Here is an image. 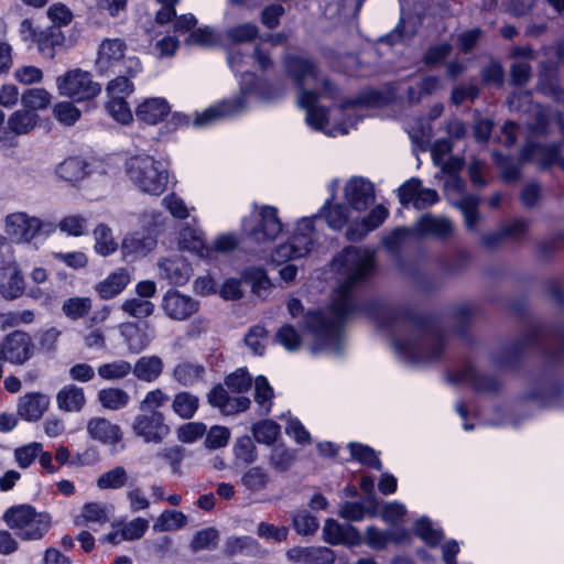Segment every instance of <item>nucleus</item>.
Segmentation results:
<instances>
[{
	"instance_id": "f257e3e1",
	"label": "nucleus",
	"mask_w": 564,
	"mask_h": 564,
	"mask_svg": "<svg viewBox=\"0 0 564 564\" xmlns=\"http://www.w3.org/2000/svg\"><path fill=\"white\" fill-rule=\"evenodd\" d=\"M334 267L341 275V281L330 306L324 311L308 312L304 324L324 348L339 354L344 323L362 310L355 293L375 269V251L347 247L334 260Z\"/></svg>"
},
{
	"instance_id": "f03ea898",
	"label": "nucleus",
	"mask_w": 564,
	"mask_h": 564,
	"mask_svg": "<svg viewBox=\"0 0 564 564\" xmlns=\"http://www.w3.org/2000/svg\"><path fill=\"white\" fill-rule=\"evenodd\" d=\"M283 66L286 75L300 90L297 105L306 111V123L314 130L322 131L330 137L347 134L356 120L349 118V121L328 128L327 111L324 107L317 105L319 94L315 89L307 88L310 85H319L325 97L333 99L337 96V88L328 78L321 77L319 69L314 61L290 54L284 57Z\"/></svg>"
},
{
	"instance_id": "7ed1b4c3",
	"label": "nucleus",
	"mask_w": 564,
	"mask_h": 564,
	"mask_svg": "<svg viewBox=\"0 0 564 564\" xmlns=\"http://www.w3.org/2000/svg\"><path fill=\"white\" fill-rule=\"evenodd\" d=\"M400 323L408 335L394 336L395 352L409 364H423L441 358L445 349V336L434 321H421L409 315L402 316Z\"/></svg>"
},
{
	"instance_id": "20e7f679",
	"label": "nucleus",
	"mask_w": 564,
	"mask_h": 564,
	"mask_svg": "<svg viewBox=\"0 0 564 564\" xmlns=\"http://www.w3.org/2000/svg\"><path fill=\"white\" fill-rule=\"evenodd\" d=\"M124 170L132 185L144 194L160 196L167 187L169 171L165 164L150 154L130 156Z\"/></svg>"
},
{
	"instance_id": "39448f33",
	"label": "nucleus",
	"mask_w": 564,
	"mask_h": 564,
	"mask_svg": "<svg viewBox=\"0 0 564 564\" xmlns=\"http://www.w3.org/2000/svg\"><path fill=\"white\" fill-rule=\"evenodd\" d=\"M2 520L22 541H39L51 528V516L26 503L7 509Z\"/></svg>"
},
{
	"instance_id": "423d86ee",
	"label": "nucleus",
	"mask_w": 564,
	"mask_h": 564,
	"mask_svg": "<svg viewBox=\"0 0 564 564\" xmlns=\"http://www.w3.org/2000/svg\"><path fill=\"white\" fill-rule=\"evenodd\" d=\"M96 68L100 74L128 73L135 76L141 70V64L137 56L128 54L124 40L104 39L98 46Z\"/></svg>"
},
{
	"instance_id": "0eeeda50",
	"label": "nucleus",
	"mask_w": 564,
	"mask_h": 564,
	"mask_svg": "<svg viewBox=\"0 0 564 564\" xmlns=\"http://www.w3.org/2000/svg\"><path fill=\"white\" fill-rule=\"evenodd\" d=\"M541 340L555 344L557 348L552 358L554 360H560L562 358L564 355V335L558 332L545 329L540 325H533L528 329L522 339L510 346L501 348L498 355L495 356L494 364L498 367H510L516 362L522 350Z\"/></svg>"
},
{
	"instance_id": "6e6552de",
	"label": "nucleus",
	"mask_w": 564,
	"mask_h": 564,
	"mask_svg": "<svg viewBox=\"0 0 564 564\" xmlns=\"http://www.w3.org/2000/svg\"><path fill=\"white\" fill-rule=\"evenodd\" d=\"M319 215L303 217L296 225L292 237L284 243L278 246L271 254L272 261L283 263L289 260L306 256L317 241L315 223Z\"/></svg>"
},
{
	"instance_id": "1a4fd4ad",
	"label": "nucleus",
	"mask_w": 564,
	"mask_h": 564,
	"mask_svg": "<svg viewBox=\"0 0 564 564\" xmlns=\"http://www.w3.org/2000/svg\"><path fill=\"white\" fill-rule=\"evenodd\" d=\"M55 231V225L41 220L26 213H12L6 217V232L12 241L29 243L40 235L50 236Z\"/></svg>"
},
{
	"instance_id": "9d476101",
	"label": "nucleus",
	"mask_w": 564,
	"mask_h": 564,
	"mask_svg": "<svg viewBox=\"0 0 564 564\" xmlns=\"http://www.w3.org/2000/svg\"><path fill=\"white\" fill-rule=\"evenodd\" d=\"M254 79V74L245 73L242 76L243 84L241 86L242 96H239L230 100H224L220 104L209 107L202 113H197L194 120V126L204 127L216 120L228 118L243 112L247 108L245 96L252 90V87L247 86V84H253Z\"/></svg>"
},
{
	"instance_id": "9b49d317",
	"label": "nucleus",
	"mask_w": 564,
	"mask_h": 564,
	"mask_svg": "<svg viewBox=\"0 0 564 564\" xmlns=\"http://www.w3.org/2000/svg\"><path fill=\"white\" fill-rule=\"evenodd\" d=\"M56 86L61 96L72 98L75 101L94 98L100 93V86L93 80L91 75L78 68L58 76Z\"/></svg>"
},
{
	"instance_id": "f8f14e48",
	"label": "nucleus",
	"mask_w": 564,
	"mask_h": 564,
	"mask_svg": "<svg viewBox=\"0 0 564 564\" xmlns=\"http://www.w3.org/2000/svg\"><path fill=\"white\" fill-rule=\"evenodd\" d=\"M34 345L31 336L23 330H13L0 341V379L6 361L11 365H23L32 358Z\"/></svg>"
},
{
	"instance_id": "ddd939ff",
	"label": "nucleus",
	"mask_w": 564,
	"mask_h": 564,
	"mask_svg": "<svg viewBox=\"0 0 564 564\" xmlns=\"http://www.w3.org/2000/svg\"><path fill=\"white\" fill-rule=\"evenodd\" d=\"M142 226L148 228V235L139 232L128 235L122 240V251L126 254H147L156 246V239L152 235L162 225V216L159 212L144 213L141 216Z\"/></svg>"
},
{
	"instance_id": "4468645a",
	"label": "nucleus",
	"mask_w": 564,
	"mask_h": 564,
	"mask_svg": "<svg viewBox=\"0 0 564 564\" xmlns=\"http://www.w3.org/2000/svg\"><path fill=\"white\" fill-rule=\"evenodd\" d=\"M135 436L145 443L160 444L170 434V427L165 423L164 415L158 411L138 414L132 423Z\"/></svg>"
},
{
	"instance_id": "2eb2a0df",
	"label": "nucleus",
	"mask_w": 564,
	"mask_h": 564,
	"mask_svg": "<svg viewBox=\"0 0 564 564\" xmlns=\"http://www.w3.org/2000/svg\"><path fill=\"white\" fill-rule=\"evenodd\" d=\"M398 198L402 206L412 205L415 209L422 210L437 203L440 196L435 189L422 187L420 178L412 177L398 188Z\"/></svg>"
},
{
	"instance_id": "dca6fc26",
	"label": "nucleus",
	"mask_w": 564,
	"mask_h": 564,
	"mask_svg": "<svg viewBox=\"0 0 564 564\" xmlns=\"http://www.w3.org/2000/svg\"><path fill=\"white\" fill-rule=\"evenodd\" d=\"M256 224L248 231L249 237L256 242L274 240L282 231V223L278 217V209L273 206H262L254 215Z\"/></svg>"
},
{
	"instance_id": "f3484780",
	"label": "nucleus",
	"mask_w": 564,
	"mask_h": 564,
	"mask_svg": "<svg viewBox=\"0 0 564 564\" xmlns=\"http://www.w3.org/2000/svg\"><path fill=\"white\" fill-rule=\"evenodd\" d=\"M161 307L169 318L181 322L194 315L199 304L188 295L170 290L163 295Z\"/></svg>"
},
{
	"instance_id": "a211bd4d",
	"label": "nucleus",
	"mask_w": 564,
	"mask_h": 564,
	"mask_svg": "<svg viewBox=\"0 0 564 564\" xmlns=\"http://www.w3.org/2000/svg\"><path fill=\"white\" fill-rule=\"evenodd\" d=\"M449 380L454 383H467L479 393H494L500 388L497 377L485 375L471 365L464 366L453 373Z\"/></svg>"
},
{
	"instance_id": "6ab92c4d",
	"label": "nucleus",
	"mask_w": 564,
	"mask_h": 564,
	"mask_svg": "<svg viewBox=\"0 0 564 564\" xmlns=\"http://www.w3.org/2000/svg\"><path fill=\"white\" fill-rule=\"evenodd\" d=\"M345 197L355 210L362 212L375 202L373 184L361 176H354L345 186Z\"/></svg>"
},
{
	"instance_id": "aec40b11",
	"label": "nucleus",
	"mask_w": 564,
	"mask_h": 564,
	"mask_svg": "<svg viewBox=\"0 0 564 564\" xmlns=\"http://www.w3.org/2000/svg\"><path fill=\"white\" fill-rule=\"evenodd\" d=\"M208 403L225 415H235L249 409L251 401L247 397H230L221 386H215L207 394Z\"/></svg>"
},
{
	"instance_id": "412c9836",
	"label": "nucleus",
	"mask_w": 564,
	"mask_h": 564,
	"mask_svg": "<svg viewBox=\"0 0 564 564\" xmlns=\"http://www.w3.org/2000/svg\"><path fill=\"white\" fill-rule=\"evenodd\" d=\"M323 536L327 543L333 545L345 544L355 546L362 542V538L355 527L347 523H339L333 519L325 521Z\"/></svg>"
},
{
	"instance_id": "4be33fe9",
	"label": "nucleus",
	"mask_w": 564,
	"mask_h": 564,
	"mask_svg": "<svg viewBox=\"0 0 564 564\" xmlns=\"http://www.w3.org/2000/svg\"><path fill=\"white\" fill-rule=\"evenodd\" d=\"M417 236H431L440 240L449 238L454 231L453 221L446 217L432 214L422 215L414 224Z\"/></svg>"
},
{
	"instance_id": "5701e85b",
	"label": "nucleus",
	"mask_w": 564,
	"mask_h": 564,
	"mask_svg": "<svg viewBox=\"0 0 564 564\" xmlns=\"http://www.w3.org/2000/svg\"><path fill=\"white\" fill-rule=\"evenodd\" d=\"M158 265L160 276L174 285L186 284L193 271L191 264L181 256L162 259Z\"/></svg>"
},
{
	"instance_id": "b1692460",
	"label": "nucleus",
	"mask_w": 564,
	"mask_h": 564,
	"mask_svg": "<svg viewBox=\"0 0 564 564\" xmlns=\"http://www.w3.org/2000/svg\"><path fill=\"white\" fill-rule=\"evenodd\" d=\"M388 216L389 210L382 205H377L360 221H355L349 226L346 231L347 239L350 241L361 240L367 234L381 226Z\"/></svg>"
},
{
	"instance_id": "393cba45",
	"label": "nucleus",
	"mask_w": 564,
	"mask_h": 564,
	"mask_svg": "<svg viewBox=\"0 0 564 564\" xmlns=\"http://www.w3.org/2000/svg\"><path fill=\"white\" fill-rule=\"evenodd\" d=\"M87 432L93 440L110 446L118 445L122 440L120 427L104 417L90 419L87 423Z\"/></svg>"
},
{
	"instance_id": "a878e982",
	"label": "nucleus",
	"mask_w": 564,
	"mask_h": 564,
	"mask_svg": "<svg viewBox=\"0 0 564 564\" xmlns=\"http://www.w3.org/2000/svg\"><path fill=\"white\" fill-rule=\"evenodd\" d=\"M171 112L169 102L161 97L148 98L135 109V117L147 124H158Z\"/></svg>"
},
{
	"instance_id": "bb28decb",
	"label": "nucleus",
	"mask_w": 564,
	"mask_h": 564,
	"mask_svg": "<svg viewBox=\"0 0 564 564\" xmlns=\"http://www.w3.org/2000/svg\"><path fill=\"white\" fill-rule=\"evenodd\" d=\"M223 552L226 556L245 555L263 557L267 551L252 536H230L225 541Z\"/></svg>"
},
{
	"instance_id": "cd10ccee",
	"label": "nucleus",
	"mask_w": 564,
	"mask_h": 564,
	"mask_svg": "<svg viewBox=\"0 0 564 564\" xmlns=\"http://www.w3.org/2000/svg\"><path fill=\"white\" fill-rule=\"evenodd\" d=\"M206 377V368L203 364L192 360H182L172 371V378L182 387H194L203 382Z\"/></svg>"
},
{
	"instance_id": "c85d7f7f",
	"label": "nucleus",
	"mask_w": 564,
	"mask_h": 564,
	"mask_svg": "<svg viewBox=\"0 0 564 564\" xmlns=\"http://www.w3.org/2000/svg\"><path fill=\"white\" fill-rule=\"evenodd\" d=\"M48 406V399L40 392L26 393L19 399L18 413L26 421H37Z\"/></svg>"
},
{
	"instance_id": "c756f323",
	"label": "nucleus",
	"mask_w": 564,
	"mask_h": 564,
	"mask_svg": "<svg viewBox=\"0 0 564 564\" xmlns=\"http://www.w3.org/2000/svg\"><path fill=\"white\" fill-rule=\"evenodd\" d=\"M131 280L127 269L120 268L110 273L105 280L99 282L95 290L102 300H110L120 294Z\"/></svg>"
},
{
	"instance_id": "7c9ffc66",
	"label": "nucleus",
	"mask_w": 564,
	"mask_h": 564,
	"mask_svg": "<svg viewBox=\"0 0 564 564\" xmlns=\"http://www.w3.org/2000/svg\"><path fill=\"white\" fill-rule=\"evenodd\" d=\"M532 153L541 169H549L553 165L564 170V156L562 155V143L553 142L547 144H535Z\"/></svg>"
},
{
	"instance_id": "2f4dec72",
	"label": "nucleus",
	"mask_w": 564,
	"mask_h": 564,
	"mask_svg": "<svg viewBox=\"0 0 564 564\" xmlns=\"http://www.w3.org/2000/svg\"><path fill=\"white\" fill-rule=\"evenodd\" d=\"M40 120L36 112L25 108L15 110L7 120V128L15 135H23L30 133L35 129Z\"/></svg>"
},
{
	"instance_id": "473e14b6",
	"label": "nucleus",
	"mask_w": 564,
	"mask_h": 564,
	"mask_svg": "<svg viewBox=\"0 0 564 564\" xmlns=\"http://www.w3.org/2000/svg\"><path fill=\"white\" fill-rule=\"evenodd\" d=\"M271 481L269 471L261 466L247 468L239 480L240 486L250 494L264 491Z\"/></svg>"
},
{
	"instance_id": "72a5a7b5",
	"label": "nucleus",
	"mask_w": 564,
	"mask_h": 564,
	"mask_svg": "<svg viewBox=\"0 0 564 564\" xmlns=\"http://www.w3.org/2000/svg\"><path fill=\"white\" fill-rule=\"evenodd\" d=\"M56 402L65 412H78L85 405L84 389L75 384H67L56 395Z\"/></svg>"
},
{
	"instance_id": "f704fd0d",
	"label": "nucleus",
	"mask_w": 564,
	"mask_h": 564,
	"mask_svg": "<svg viewBox=\"0 0 564 564\" xmlns=\"http://www.w3.org/2000/svg\"><path fill=\"white\" fill-rule=\"evenodd\" d=\"M178 243L181 249L194 252L200 258H208L212 254V250L205 243L202 232L194 228H183L180 232Z\"/></svg>"
},
{
	"instance_id": "c9c22d12",
	"label": "nucleus",
	"mask_w": 564,
	"mask_h": 564,
	"mask_svg": "<svg viewBox=\"0 0 564 564\" xmlns=\"http://www.w3.org/2000/svg\"><path fill=\"white\" fill-rule=\"evenodd\" d=\"M334 195L325 202L319 216L323 215L328 227L333 230L343 229L349 219V208L344 204H332Z\"/></svg>"
},
{
	"instance_id": "e433bc0d",
	"label": "nucleus",
	"mask_w": 564,
	"mask_h": 564,
	"mask_svg": "<svg viewBox=\"0 0 564 564\" xmlns=\"http://www.w3.org/2000/svg\"><path fill=\"white\" fill-rule=\"evenodd\" d=\"M376 509V501L372 498L364 502L346 501L340 506L338 514L348 521H361L367 514L373 517Z\"/></svg>"
},
{
	"instance_id": "4c0bfd02",
	"label": "nucleus",
	"mask_w": 564,
	"mask_h": 564,
	"mask_svg": "<svg viewBox=\"0 0 564 564\" xmlns=\"http://www.w3.org/2000/svg\"><path fill=\"white\" fill-rule=\"evenodd\" d=\"M163 370V361L158 356L141 357L132 368L133 375L145 382L154 381Z\"/></svg>"
},
{
	"instance_id": "58836bf2",
	"label": "nucleus",
	"mask_w": 564,
	"mask_h": 564,
	"mask_svg": "<svg viewBox=\"0 0 564 564\" xmlns=\"http://www.w3.org/2000/svg\"><path fill=\"white\" fill-rule=\"evenodd\" d=\"M242 281L250 285L252 293L260 297H265L271 283L265 271L259 267H250L242 272Z\"/></svg>"
},
{
	"instance_id": "ea45409f",
	"label": "nucleus",
	"mask_w": 564,
	"mask_h": 564,
	"mask_svg": "<svg viewBox=\"0 0 564 564\" xmlns=\"http://www.w3.org/2000/svg\"><path fill=\"white\" fill-rule=\"evenodd\" d=\"M129 474L123 466H115L113 468L102 473L96 480L99 489L118 490L129 484Z\"/></svg>"
},
{
	"instance_id": "a19ab883",
	"label": "nucleus",
	"mask_w": 564,
	"mask_h": 564,
	"mask_svg": "<svg viewBox=\"0 0 564 564\" xmlns=\"http://www.w3.org/2000/svg\"><path fill=\"white\" fill-rule=\"evenodd\" d=\"M55 172L59 178L73 183L84 178L86 174V164L82 159L70 156L59 163Z\"/></svg>"
},
{
	"instance_id": "79ce46f5",
	"label": "nucleus",
	"mask_w": 564,
	"mask_h": 564,
	"mask_svg": "<svg viewBox=\"0 0 564 564\" xmlns=\"http://www.w3.org/2000/svg\"><path fill=\"white\" fill-rule=\"evenodd\" d=\"M480 203L479 197L466 194L460 197L456 203V207L462 212L464 216L465 226L469 230H475L479 221L478 205Z\"/></svg>"
},
{
	"instance_id": "37998d69",
	"label": "nucleus",
	"mask_w": 564,
	"mask_h": 564,
	"mask_svg": "<svg viewBox=\"0 0 564 564\" xmlns=\"http://www.w3.org/2000/svg\"><path fill=\"white\" fill-rule=\"evenodd\" d=\"M273 389L265 377L259 376L254 380V401L260 415H268L272 408Z\"/></svg>"
},
{
	"instance_id": "c03bdc74",
	"label": "nucleus",
	"mask_w": 564,
	"mask_h": 564,
	"mask_svg": "<svg viewBox=\"0 0 564 564\" xmlns=\"http://www.w3.org/2000/svg\"><path fill=\"white\" fill-rule=\"evenodd\" d=\"M51 101L52 95L44 88H29L21 95L23 107L34 112L46 109Z\"/></svg>"
},
{
	"instance_id": "a18cd8bd",
	"label": "nucleus",
	"mask_w": 564,
	"mask_h": 564,
	"mask_svg": "<svg viewBox=\"0 0 564 564\" xmlns=\"http://www.w3.org/2000/svg\"><path fill=\"white\" fill-rule=\"evenodd\" d=\"M187 524V517L177 510H164L153 524L158 532L175 531Z\"/></svg>"
},
{
	"instance_id": "49530a36",
	"label": "nucleus",
	"mask_w": 564,
	"mask_h": 564,
	"mask_svg": "<svg viewBox=\"0 0 564 564\" xmlns=\"http://www.w3.org/2000/svg\"><path fill=\"white\" fill-rule=\"evenodd\" d=\"M198 404L199 400L196 395L182 391L174 395L172 409L182 419H191L196 413Z\"/></svg>"
},
{
	"instance_id": "de8ad7c7",
	"label": "nucleus",
	"mask_w": 564,
	"mask_h": 564,
	"mask_svg": "<svg viewBox=\"0 0 564 564\" xmlns=\"http://www.w3.org/2000/svg\"><path fill=\"white\" fill-rule=\"evenodd\" d=\"M254 440L260 444L273 445L280 435V425L272 420H263L251 427Z\"/></svg>"
},
{
	"instance_id": "09e8293b",
	"label": "nucleus",
	"mask_w": 564,
	"mask_h": 564,
	"mask_svg": "<svg viewBox=\"0 0 564 564\" xmlns=\"http://www.w3.org/2000/svg\"><path fill=\"white\" fill-rule=\"evenodd\" d=\"M94 237L95 250L98 254L107 257L117 250L118 245L107 225L99 224L94 230Z\"/></svg>"
},
{
	"instance_id": "8fccbe9b",
	"label": "nucleus",
	"mask_w": 564,
	"mask_h": 564,
	"mask_svg": "<svg viewBox=\"0 0 564 564\" xmlns=\"http://www.w3.org/2000/svg\"><path fill=\"white\" fill-rule=\"evenodd\" d=\"M93 307V301L88 296H75L64 301L62 312L73 321L85 317Z\"/></svg>"
},
{
	"instance_id": "3c124183",
	"label": "nucleus",
	"mask_w": 564,
	"mask_h": 564,
	"mask_svg": "<svg viewBox=\"0 0 564 564\" xmlns=\"http://www.w3.org/2000/svg\"><path fill=\"white\" fill-rule=\"evenodd\" d=\"M129 400V394L119 388H106L98 392V401L100 404L112 411L124 408Z\"/></svg>"
},
{
	"instance_id": "603ef678",
	"label": "nucleus",
	"mask_w": 564,
	"mask_h": 564,
	"mask_svg": "<svg viewBox=\"0 0 564 564\" xmlns=\"http://www.w3.org/2000/svg\"><path fill=\"white\" fill-rule=\"evenodd\" d=\"M414 533L427 545L434 547L443 539V532L434 528L432 521L427 517H421L413 527Z\"/></svg>"
},
{
	"instance_id": "864d4df0",
	"label": "nucleus",
	"mask_w": 564,
	"mask_h": 564,
	"mask_svg": "<svg viewBox=\"0 0 564 564\" xmlns=\"http://www.w3.org/2000/svg\"><path fill=\"white\" fill-rule=\"evenodd\" d=\"M155 305L149 300L133 297L122 302L121 310L127 315L143 319L151 316L154 312Z\"/></svg>"
},
{
	"instance_id": "5fc2aeb1",
	"label": "nucleus",
	"mask_w": 564,
	"mask_h": 564,
	"mask_svg": "<svg viewBox=\"0 0 564 564\" xmlns=\"http://www.w3.org/2000/svg\"><path fill=\"white\" fill-rule=\"evenodd\" d=\"M268 462L275 471L284 473L292 467L294 455L283 444H279L272 447Z\"/></svg>"
},
{
	"instance_id": "6e6d98bb",
	"label": "nucleus",
	"mask_w": 564,
	"mask_h": 564,
	"mask_svg": "<svg viewBox=\"0 0 564 564\" xmlns=\"http://www.w3.org/2000/svg\"><path fill=\"white\" fill-rule=\"evenodd\" d=\"M132 371V366L127 360H113L100 365L97 369L98 376L105 380H120Z\"/></svg>"
},
{
	"instance_id": "4d7b16f0",
	"label": "nucleus",
	"mask_w": 564,
	"mask_h": 564,
	"mask_svg": "<svg viewBox=\"0 0 564 564\" xmlns=\"http://www.w3.org/2000/svg\"><path fill=\"white\" fill-rule=\"evenodd\" d=\"M186 43L188 45L215 47L221 44V35L208 26L199 28L188 35Z\"/></svg>"
},
{
	"instance_id": "13d9d810",
	"label": "nucleus",
	"mask_w": 564,
	"mask_h": 564,
	"mask_svg": "<svg viewBox=\"0 0 564 564\" xmlns=\"http://www.w3.org/2000/svg\"><path fill=\"white\" fill-rule=\"evenodd\" d=\"M56 227L68 236L80 237L87 232L88 221L82 215H68L63 217Z\"/></svg>"
},
{
	"instance_id": "bf43d9fd",
	"label": "nucleus",
	"mask_w": 564,
	"mask_h": 564,
	"mask_svg": "<svg viewBox=\"0 0 564 564\" xmlns=\"http://www.w3.org/2000/svg\"><path fill=\"white\" fill-rule=\"evenodd\" d=\"M219 541V533L215 528H206L197 531L191 542L194 552L215 549Z\"/></svg>"
},
{
	"instance_id": "052dcab7",
	"label": "nucleus",
	"mask_w": 564,
	"mask_h": 564,
	"mask_svg": "<svg viewBox=\"0 0 564 564\" xmlns=\"http://www.w3.org/2000/svg\"><path fill=\"white\" fill-rule=\"evenodd\" d=\"M390 541L399 542L400 539L392 531H382L376 527H368L365 533V542L375 550L384 549Z\"/></svg>"
},
{
	"instance_id": "680f3d73",
	"label": "nucleus",
	"mask_w": 564,
	"mask_h": 564,
	"mask_svg": "<svg viewBox=\"0 0 564 564\" xmlns=\"http://www.w3.org/2000/svg\"><path fill=\"white\" fill-rule=\"evenodd\" d=\"M235 457L245 463L252 464L258 458L257 447L250 436H241L237 438L234 445Z\"/></svg>"
},
{
	"instance_id": "e2e57ef3",
	"label": "nucleus",
	"mask_w": 564,
	"mask_h": 564,
	"mask_svg": "<svg viewBox=\"0 0 564 564\" xmlns=\"http://www.w3.org/2000/svg\"><path fill=\"white\" fill-rule=\"evenodd\" d=\"M349 448L355 459L371 468L381 470L382 464L371 447L358 443H350Z\"/></svg>"
},
{
	"instance_id": "0e129e2a",
	"label": "nucleus",
	"mask_w": 564,
	"mask_h": 564,
	"mask_svg": "<svg viewBox=\"0 0 564 564\" xmlns=\"http://www.w3.org/2000/svg\"><path fill=\"white\" fill-rule=\"evenodd\" d=\"M259 34V28L253 23H242L230 28L226 32L231 43H247L253 41Z\"/></svg>"
},
{
	"instance_id": "69168bd1",
	"label": "nucleus",
	"mask_w": 564,
	"mask_h": 564,
	"mask_svg": "<svg viewBox=\"0 0 564 564\" xmlns=\"http://www.w3.org/2000/svg\"><path fill=\"white\" fill-rule=\"evenodd\" d=\"M43 449V445L37 442H33L14 449V459L19 467L28 468L37 458Z\"/></svg>"
},
{
	"instance_id": "338daca9",
	"label": "nucleus",
	"mask_w": 564,
	"mask_h": 564,
	"mask_svg": "<svg viewBox=\"0 0 564 564\" xmlns=\"http://www.w3.org/2000/svg\"><path fill=\"white\" fill-rule=\"evenodd\" d=\"M116 75L117 77L108 83L106 90L110 98H126L133 91V84L130 80L132 76L128 73Z\"/></svg>"
},
{
	"instance_id": "774afa93",
	"label": "nucleus",
	"mask_w": 564,
	"mask_h": 564,
	"mask_svg": "<svg viewBox=\"0 0 564 564\" xmlns=\"http://www.w3.org/2000/svg\"><path fill=\"white\" fill-rule=\"evenodd\" d=\"M56 120L64 126H73L80 118V111L72 102L61 101L53 108Z\"/></svg>"
}]
</instances>
